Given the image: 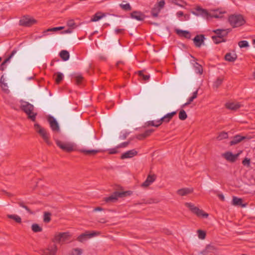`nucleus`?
Returning a JSON list of instances; mask_svg holds the SVG:
<instances>
[{"mask_svg": "<svg viewBox=\"0 0 255 255\" xmlns=\"http://www.w3.org/2000/svg\"><path fill=\"white\" fill-rule=\"evenodd\" d=\"M228 20L233 28L240 27L246 23L244 16L241 14H231L229 16Z\"/></svg>", "mask_w": 255, "mask_h": 255, "instance_id": "f257e3e1", "label": "nucleus"}, {"mask_svg": "<svg viewBox=\"0 0 255 255\" xmlns=\"http://www.w3.org/2000/svg\"><path fill=\"white\" fill-rule=\"evenodd\" d=\"M20 103L21 104L20 107V109L28 115L29 119L32 121L34 122L37 113H32L34 109L33 105L22 100L20 101Z\"/></svg>", "mask_w": 255, "mask_h": 255, "instance_id": "f03ea898", "label": "nucleus"}, {"mask_svg": "<svg viewBox=\"0 0 255 255\" xmlns=\"http://www.w3.org/2000/svg\"><path fill=\"white\" fill-rule=\"evenodd\" d=\"M132 191L128 190L123 192L115 191L109 197H105L104 201L106 203H114L116 202L118 198L128 197L132 194Z\"/></svg>", "mask_w": 255, "mask_h": 255, "instance_id": "7ed1b4c3", "label": "nucleus"}, {"mask_svg": "<svg viewBox=\"0 0 255 255\" xmlns=\"http://www.w3.org/2000/svg\"><path fill=\"white\" fill-rule=\"evenodd\" d=\"M185 206L198 217L207 218L209 216V214L208 213L205 212L203 210L200 209L198 207L195 206V205L191 203L186 202L185 203Z\"/></svg>", "mask_w": 255, "mask_h": 255, "instance_id": "20e7f679", "label": "nucleus"}, {"mask_svg": "<svg viewBox=\"0 0 255 255\" xmlns=\"http://www.w3.org/2000/svg\"><path fill=\"white\" fill-rule=\"evenodd\" d=\"M192 13L196 16L201 15L207 20L212 17L217 18L219 17L217 15H212L207 9H204L200 6H196L195 11H192Z\"/></svg>", "mask_w": 255, "mask_h": 255, "instance_id": "39448f33", "label": "nucleus"}, {"mask_svg": "<svg viewBox=\"0 0 255 255\" xmlns=\"http://www.w3.org/2000/svg\"><path fill=\"white\" fill-rule=\"evenodd\" d=\"M36 131L39 134L44 141L49 145L51 144L49 140V136L46 130L41 127L38 124H35L34 125Z\"/></svg>", "mask_w": 255, "mask_h": 255, "instance_id": "423d86ee", "label": "nucleus"}, {"mask_svg": "<svg viewBox=\"0 0 255 255\" xmlns=\"http://www.w3.org/2000/svg\"><path fill=\"white\" fill-rule=\"evenodd\" d=\"M71 236L69 232L59 233L54 236V237L52 239V242L53 243L63 244L69 240Z\"/></svg>", "mask_w": 255, "mask_h": 255, "instance_id": "0eeeda50", "label": "nucleus"}, {"mask_svg": "<svg viewBox=\"0 0 255 255\" xmlns=\"http://www.w3.org/2000/svg\"><path fill=\"white\" fill-rule=\"evenodd\" d=\"M37 21L29 15L23 16L19 21V24L20 26L24 27H30L32 25L37 23Z\"/></svg>", "mask_w": 255, "mask_h": 255, "instance_id": "6e6552de", "label": "nucleus"}, {"mask_svg": "<svg viewBox=\"0 0 255 255\" xmlns=\"http://www.w3.org/2000/svg\"><path fill=\"white\" fill-rule=\"evenodd\" d=\"M99 234V232L93 231L92 233H90L88 231L85 232L84 233H83L79 235L77 238V240L80 242L83 243L84 241L87 240L88 239H90L93 237L97 236Z\"/></svg>", "mask_w": 255, "mask_h": 255, "instance_id": "1a4fd4ad", "label": "nucleus"}, {"mask_svg": "<svg viewBox=\"0 0 255 255\" xmlns=\"http://www.w3.org/2000/svg\"><path fill=\"white\" fill-rule=\"evenodd\" d=\"M56 143L58 147L64 151L71 152L74 150L73 146L70 143H65L59 140H57Z\"/></svg>", "mask_w": 255, "mask_h": 255, "instance_id": "9d476101", "label": "nucleus"}, {"mask_svg": "<svg viewBox=\"0 0 255 255\" xmlns=\"http://www.w3.org/2000/svg\"><path fill=\"white\" fill-rule=\"evenodd\" d=\"M47 121L49 123L50 128L53 131H59L60 130V128L59 124L53 116L49 115L47 117Z\"/></svg>", "mask_w": 255, "mask_h": 255, "instance_id": "9b49d317", "label": "nucleus"}, {"mask_svg": "<svg viewBox=\"0 0 255 255\" xmlns=\"http://www.w3.org/2000/svg\"><path fill=\"white\" fill-rule=\"evenodd\" d=\"M231 138L232 139L228 143L230 146H232L238 144L244 139H249L251 138V137H249L247 136H242L240 134H237Z\"/></svg>", "mask_w": 255, "mask_h": 255, "instance_id": "f8f14e48", "label": "nucleus"}, {"mask_svg": "<svg viewBox=\"0 0 255 255\" xmlns=\"http://www.w3.org/2000/svg\"><path fill=\"white\" fill-rule=\"evenodd\" d=\"M241 152L242 151H240L238 153L234 154L231 151H227L224 153V158L230 162L234 163L237 160Z\"/></svg>", "mask_w": 255, "mask_h": 255, "instance_id": "ddd939ff", "label": "nucleus"}, {"mask_svg": "<svg viewBox=\"0 0 255 255\" xmlns=\"http://www.w3.org/2000/svg\"><path fill=\"white\" fill-rule=\"evenodd\" d=\"M57 251V246L53 244L42 251L43 255H55Z\"/></svg>", "mask_w": 255, "mask_h": 255, "instance_id": "4468645a", "label": "nucleus"}, {"mask_svg": "<svg viewBox=\"0 0 255 255\" xmlns=\"http://www.w3.org/2000/svg\"><path fill=\"white\" fill-rule=\"evenodd\" d=\"M205 40L204 34H198L193 39V42L196 47H200L204 43Z\"/></svg>", "mask_w": 255, "mask_h": 255, "instance_id": "2eb2a0df", "label": "nucleus"}, {"mask_svg": "<svg viewBox=\"0 0 255 255\" xmlns=\"http://www.w3.org/2000/svg\"><path fill=\"white\" fill-rule=\"evenodd\" d=\"M130 16L131 18L135 19L138 21H143L145 17V15L144 13L140 11L137 10H135L131 12Z\"/></svg>", "mask_w": 255, "mask_h": 255, "instance_id": "dca6fc26", "label": "nucleus"}, {"mask_svg": "<svg viewBox=\"0 0 255 255\" xmlns=\"http://www.w3.org/2000/svg\"><path fill=\"white\" fill-rule=\"evenodd\" d=\"M156 178V176L155 174L148 175L145 181L142 183L141 186L142 187H147L155 180Z\"/></svg>", "mask_w": 255, "mask_h": 255, "instance_id": "f3484780", "label": "nucleus"}, {"mask_svg": "<svg viewBox=\"0 0 255 255\" xmlns=\"http://www.w3.org/2000/svg\"><path fill=\"white\" fill-rule=\"evenodd\" d=\"M225 106L227 109L234 111H237L241 106V104H240L239 103H234V102L227 103H226Z\"/></svg>", "mask_w": 255, "mask_h": 255, "instance_id": "a211bd4d", "label": "nucleus"}, {"mask_svg": "<svg viewBox=\"0 0 255 255\" xmlns=\"http://www.w3.org/2000/svg\"><path fill=\"white\" fill-rule=\"evenodd\" d=\"M137 154V152L135 150H130L123 153L121 156V159H124L126 158H131Z\"/></svg>", "mask_w": 255, "mask_h": 255, "instance_id": "6ab92c4d", "label": "nucleus"}, {"mask_svg": "<svg viewBox=\"0 0 255 255\" xmlns=\"http://www.w3.org/2000/svg\"><path fill=\"white\" fill-rule=\"evenodd\" d=\"M216 250L214 246L208 245L205 249L203 251L202 254L203 255H214Z\"/></svg>", "mask_w": 255, "mask_h": 255, "instance_id": "aec40b11", "label": "nucleus"}, {"mask_svg": "<svg viewBox=\"0 0 255 255\" xmlns=\"http://www.w3.org/2000/svg\"><path fill=\"white\" fill-rule=\"evenodd\" d=\"M176 114V111L172 112L170 113H168L167 114L165 115L164 117H163L159 120L160 122H161V124H162V123L163 122H165L166 123H168L171 120V119L173 118V117L174 115H175Z\"/></svg>", "mask_w": 255, "mask_h": 255, "instance_id": "412c9836", "label": "nucleus"}, {"mask_svg": "<svg viewBox=\"0 0 255 255\" xmlns=\"http://www.w3.org/2000/svg\"><path fill=\"white\" fill-rule=\"evenodd\" d=\"M233 204L241 207H245L248 205L247 203H243V200L242 198H238L237 197H233Z\"/></svg>", "mask_w": 255, "mask_h": 255, "instance_id": "4be33fe9", "label": "nucleus"}, {"mask_svg": "<svg viewBox=\"0 0 255 255\" xmlns=\"http://www.w3.org/2000/svg\"><path fill=\"white\" fill-rule=\"evenodd\" d=\"M237 55L235 53H227L224 56V59L230 62H234L237 59Z\"/></svg>", "mask_w": 255, "mask_h": 255, "instance_id": "5701e85b", "label": "nucleus"}, {"mask_svg": "<svg viewBox=\"0 0 255 255\" xmlns=\"http://www.w3.org/2000/svg\"><path fill=\"white\" fill-rule=\"evenodd\" d=\"M176 33L180 36L183 37L186 39H191V33L187 30H183L181 29H176Z\"/></svg>", "mask_w": 255, "mask_h": 255, "instance_id": "b1692460", "label": "nucleus"}, {"mask_svg": "<svg viewBox=\"0 0 255 255\" xmlns=\"http://www.w3.org/2000/svg\"><path fill=\"white\" fill-rule=\"evenodd\" d=\"M193 192V188H184L178 189L177 193L180 196H185Z\"/></svg>", "mask_w": 255, "mask_h": 255, "instance_id": "393cba45", "label": "nucleus"}, {"mask_svg": "<svg viewBox=\"0 0 255 255\" xmlns=\"http://www.w3.org/2000/svg\"><path fill=\"white\" fill-rule=\"evenodd\" d=\"M105 13H103L102 12H96L91 18V21H97L100 20L102 18L105 16Z\"/></svg>", "mask_w": 255, "mask_h": 255, "instance_id": "a878e982", "label": "nucleus"}, {"mask_svg": "<svg viewBox=\"0 0 255 255\" xmlns=\"http://www.w3.org/2000/svg\"><path fill=\"white\" fill-rule=\"evenodd\" d=\"M223 81V78L218 77L216 80L214 82L213 85V89L217 91L218 88L222 85Z\"/></svg>", "mask_w": 255, "mask_h": 255, "instance_id": "bb28decb", "label": "nucleus"}, {"mask_svg": "<svg viewBox=\"0 0 255 255\" xmlns=\"http://www.w3.org/2000/svg\"><path fill=\"white\" fill-rule=\"evenodd\" d=\"M59 56L63 61H67L69 59V53L68 51L63 50L60 51Z\"/></svg>", "mask_w": 255, "mask_h": 255, "instance_id": "cd10ccee", "label": "nucleus"}, {"mask_svg": "<svg viewBox=\"0 0 255 255\" xmlns=\"http://www.w3.org/2000/svg\"><path fill=\"white\" fill-rule=\"evenodd\" d=\"M161 9L157 6V4H155L154 6L151 10V16L153 17H156L158 15Z\"/></svg>", "mask_w": 255, "mask_h": 255, "instance_id": "c85d7f7f", "label": "nucleus"}, {"mask_svg": "<svg viewBox=\"0 0 255 255\" xmlns=\"http://www.w3.org/2000/svg\"><path fill=\"white\" fill-rule=\"evenodd\" d=\"M212 39L216 44H219L223 42V35H214L212 36Z\"/></svg>", "mask_w": 255, "mask_h": 255, "instance_id": "c756f323", "label": "nucleus"}, {"mask_svg": "<svg viewBox=\"0 0 255 255\" xmlns=\"http://www.w3.org/2000/svg\"><path fill=\"white\" fill-rule=\"evenodd\" d=\"M55 75H56V77L55 78V83L57 84H59L63 80L64 75L62 73L59 72L56 73Z\"/></svg>", "mask_w": 255, "mask_h": 255, "instance_id": "7c9ffc66", "label": "nucleus"}, {"mask_svg": "<svg viewBox=\"0 0 255 255\" xmlns=\"http://www.w3.org/2000/svg\"><path fill=\"white\" fill-rule=\"evenodd\" d=\"M81 152L84 153L85 155H95L98 152L97 150H86V149H80Z\"/></svg>", "mask_w": 255, "mask_h": 255, "instance_id": "2f4dec72", "label": "nucleus"}, {"mask_svg": "<svg viewBox=\"0 0 255 255\" xmlns=\"http://www.w3.org/2000/svg\"><path fill=\"white\" fill-rule=\"evenodd\" d=\"M7 218L9 219H13L17 223H21V218L17 215H8Z\"/></svg>", "mask_w": 255, "mask_h": 255, "instance_id": "473e14b6", "label": "nucleus"}, {"mask_svg": "<svg viewBox=\"0 0 255 255\" xmlns=\"http://www.w3.org/2000/svg\"><path fill=\"white\" fill-rule=\"evenodd\" d=\"M51 213L48 212H45L44 213L43 221L45 223H48L51 221Z\"/></svg>", "mask_w": 255, "mask_h": 255, "instance_id": "72a5a7b5", "label": "nucleus"}, {"mask_svg": "<svg viewBox=\"0 0 255 255\" xmlns=\"http://www.w3.org/2000/svg\"><path fill=\"white\" fill-rule=\"evenodd\" d=\"M31 229L34 233L40 232L42 231V228L37 224H33L31 226Z\"/></svg>", "mask_w": 255, "mask_h": 255, "instance_id": "f704fd0d", "label": "nucleus"}, {"mask_svg": "<svg viewBox=\"0 0 255 255\" xmlns=\"http://www.w3.org/2000/svg\"><path fill=\"white\" fill-rule=\"evenodd\" d=\"M187 118V115L186 114L185 111L182 109L180 111L179 113V118L180 120L184 121Z\"/></svg>", "mask_w": 255, "mask_h": 255, "instance_id": "c9c22d12", "label": "nucleus"}, {"mask_svg": "<svg viewBox=\"0 0 255 255\" xmlns=\"http://www.w3.org/2000/svg\"><path fill=\"white\" fill-rule=\"evenodd\" d=\"M89 136L91 139H93V137H95V136L94 134V132L92 129L89 130V132L88 134L86 135L85 141V142L86 143L90 142V139H89Z\"/></svg>", "mask_w": 255, "mask_h": 255, "instance_id": "e433bc0d", "label": "nucleus"}, {"mask_svg": "<svg viewBox=\"0 0 255 255\" xmlns=\"http://www.w3.org/2000/svg\"><path fill=\"white\" fill-rule=\"evenodd\" d=\"M83 250L79 248H75L72 250L70 253L71 255H81Z\"/></svg>", "mask_w": 255, "mask_h": 255, "instance_id": "4c0bfd02", "label": "nucleus"}, {"mask_svg": "<svg viewBox=\"0 0 255 255\" xmlns=\"http://www.w3.org/2000/svg\"><path fill=\"white\" fill-rule=\"evenodd\" d=\"M3 76H1L0 80V87L2 88V90L4 91L5 92H8L9 90L7 89V85L6 83H5L4 82H2V79H3Z\"/></svg>", "mask_w": 255, "mask_h": 255, "instance_id": "58836bf2", "label": "nucleus"}, {"mask_svg": "<svg viewBox=\"0 0 255 255\" xmlns=\"http://www.w3.org/2000/svg\"><path fill=\"white\" fill-rule=\"evenodd\" d=\"M120 6L122 9L125 11H130L131 10V6L128 3L126 4H120Z\"/></svg>", "mask_w": 255, "mask_h": 255, "instance_id": "ea45409f", "label": "nucleus"}, {"mask_svg": "<svg viewBox=\"0 0 255 255\" xmlns=\"http://www.w3.org/2000/svg\"><path fill=\"white\" fill-rule=\"evenodd\" d=\"M83 79L84 78L81 75H78L75 77V83L78 85L82 84Z\"/></svg>", "mask_w": 255, "mask_h": 255, "instance_id": "a19ab883", "label": "nucleus"}, {"mask_svg": "<svg viewBox=\"0 0 255 255\" xmlns=\"http://www.w3.org/2000/svg\"><path fill=\"white\" fill-rule=\"evenodd\" d=\"M197 233L199 239L201 240H204L205 239L206 236V233L205 231L201 230H198L197 231Z\"/></svg>", "mask_w": 255, "mask_h": 255, "instance_id": "79ce46f5", "label": "nucleus"}, {"mask_svg": "<svg viewBox=\"0 0 255 255\" xmlns=\"http://www.w3.org/2000/svg\"><path fill=\"white\" fill-rule=\"evenodd\" d=\"M18 204L20 207L24 208L30 214H33L34 213L27 206L25 205L23 202H18Z\"/></svg>", "mask_w": 255, "mask_h": 255, "instance_id": "37998d69", "label": "nucleus"}, {"mask_svg": "<svg viewBox=\"0 0 255 255\" xmlns=\"http://www.w3.org/2000/svg\"><path fill=\"white\" fill-rule=\"evenodd\" d=\"M67 25L68 27L72 28V29H74L77 27V25L73 19L68 20L67 22Z\"/></svg>", "mask_w": 255, "mask_h": 255, "instance_id": "c03bdc74", "label": "nucleus"}, {"mask_svg": "<svg viewBox=\"0 0 255 255\" xmlns=\"http://www.w3.org/2000/svg\"><path fill=\"white\" fill-rule=\"evenodd\" d=\"M238 45L240 48H247L249 46V43L246 40H242L239 41Z\"/></svg>", "mask_w": 255, "mask_h": 255, "instance_id": "a18cd8bd", "label": "nucleus"}, {"mask_svg": "<svg viewBox=\"0 0 255 255\" xmlns=\"http://www.w3.org/2000/svg\"><path fill=\"white\" fill-rule=\"evenodd\" d=\"M63 28H64L63 26H59V27H53V28L47 29L46 30L44 31L43 32L44 33H46L47 32H50V31H58V30H62Z\"/></svg>", "mask_w": 255, "mask_h": 255, "instance_id": "49530a36", "label": "nucleus"}, {"mask_svg": "<svg viewBox=\"0 0 255 255\" xmlns=\"http://www.w3.org/2000/svg\"><path fill=\"white\" fill-rule=\"evenodd\" d=\"M156 123H158V124H155L154 121H151L147 122V126H153V127H158L159 126H160L161 125V122H160L159 120L157 121Z\"/></svg>", "mask_w": 255, "mask_h": 255, "instance_id": "de8ad7c7", "label": "nucleus"}, {"mask_svg": "<svg viewBox=\"0 0 255 255\" xmlns=\"http://www.w3.org/2000/svg\"><path fill=\"white\" fill-rule=\"evenodd\" d=\"M138 75L140 77H142L143 80H144V81H147L150 78L149 75H144L142 71H139L138 72Z\"/></svg>", "mask_w": 255, "mask_h": 255, "instance_id": "09e8293b", "label": "nucleus"}, {"mask_svg": "<svg viewBox=\"0 0 255 255\" xmlns=\"http://www.w3.org/2000/svg\"><path fill=\"white\" fill-rule=\"evenodd\" d=\"M197 66H195L196 72L200 74H202L203 68L201 65L196 63Z\"/></svg>", "mask_w": 255, "mask_h": 255, "instance_id": "8fccbe9b", "label": "nucleus"}, {"mask_svg": "<svg viewBox=\"0 0 255 255\" xmlns=\"http://www.w3.org/2000/svg\"><path fill=\"white\" fill-rule=\"evenodd\" d=\"M251 160L250 158L246 157L242 161V164L245 166H249L250 165Z\"/></svg>", "mask_w": 255, "mask_h": 255, "instance_id": "3c124183", "label": "nucleus"}, {"mask_svg": "<svg viewBox=\"0 0 255 255\" xmlns=\"http://www.w3.org/2000/svg\"><path fill=\"white\" fill-rule=\"evenodd\" d=\"M154 131V130L153 129H149L146 130L143 132L144 137L146 138V137L149 136Z\"/></svg>", "mask_w": 255, "mask_h": 255, "instance_id": "603ef678", "label": "nucleus"}, {"mask_svg": "<svg viewBox=\"0 0 255 255\" xmlns=\"http://www.w3.org/2000/svg\"><path fill=\"white\" fill-rule=\"evenodd\" d=\"M156 4L158 8H160V9H161L164 6L165 1L164 0H160L158 2V3Z\"/></svg>", "mask_w": 255, "mask_h": 255, "instance_id": "864d4df0", "label": "nucleus"}, {"mask_svg": "<svg viewBox=\"0 0 255 255\" xmlns=\"http://www.w3.org/2000/svg\"><path fill=\"white\" fill-rule=\"evenodd\" d=\"M213 31L217 34V35H223L222 33L223 32V29H217Z\"/></svg>", "mask_w": 255, "mask_h": 255, "instance_id": "5fc2aeb1", "label": "nucleus"}, {"mask_svg": "<svg viewBox=\"0 0 255 255\" xmlns=\"http://www.w3.org/2000/svg\"><path fill=\"white\" fill-rule=\"evenodd\" d=\"M118 152L116 148H111L109 150V153L110 154H116Z\"/></svg>", "mask_w": 255, "mask_h": 255, "instance_id": "6e6d98bb", "label": "nucleus"}, {"mask_svg": "<svg viewBox=\"0 0 255 255\" xmlns=\"http://www.w3.org/2000/svg\"><path fill=\"white\" fill-rule=\"evenodd\" d=\"M16 52L17 50L15 48L11 52L10 54L8 55V57L11 59L13 56V55L16 53Z\"/></svg>", "mask_w": 255, "mask_h": 255, "instance_id": "4d7b16f0", "label": "nucleus"}, {"mask_svg": "<svg viewBox=\"0 0 255 255\" xmlns=\"http://www.w3.org/2000/svg\"><path fill=\"white\" fill-rule=\"evenodd\" d=\"M136 138L139 140H142V139H144L145 137H144V135L143 133L139 134L138 135H137Z\"/></svg>", "mask_w": 255, "mask_h": 255, "instance_id": "13d9d810", "label": "nucleus"}, {"mask_svg": "<svg viewBox=\"0 0 255 255\" xmlns=\"http://www.w3.org/2000/svg\"><path fill=\"white\" fill-rule=\"evenodd\" d=\"M125 29H119L117 28L115 29V32L116 34H118L119 33H122L124 32Z\"/></svg>", "mask_w": 255, "mask_h": 255, "instance_id": "bf43d9fd", "label": "nucleus"}, {"mask_svg": "<svg viewBox=\"0 0 255 255\" xmlns=\"http://www.w3.org/2000/svg\"><path fill=\"white\" fill-rule=\"evenodd\" d=\"M198 90H196L195 92L193 93L192 96H191L194 99L197 98L198 96Z\"/></svg>", "mask_w": 255, "mask_h": 255, "instance_id": "052dcab7", "label": "nucleus"}, {"mask_svg": "<svg viewBox=\"0 0 255 255\" xmlns=\"http://www.w3.org/2000/svg\"><path fill=\"white\" fill-rule=\"evenodd\" d=\"M128 142H127V141H126V142H124L123 143H122L119 146L120 147H125L126 146H128Z\"/></svg>", "mask_w": 255, "mask_h": 255, "instance_id": "680f3d73", "label": "nucleus"}, {"mask_svg": "<svg viewBox=\"0 0 255 255\" xmlns=\"http://www.w3.org/2000/svg\"><path fill=\"white\" fill-rule=\"evenodd\" d=\"M104 210V209L101 207H97L94 209V211H101Z\"/></svg>", "mask_w": 255, "mask_h": 255, "instance_id": "e2e57ef3", "label": "nucleus"}, {"mask_svg": "<svg viewBox=\"0 0 255 255\" xmlns=\"http://www.w3.org/2000/svg\"><path fill=\"white\" fill-rule=\"evenodd\" d=\"M6 68V65L3 62L0 65V70L1 71H3Z\"/></svg>", "mask_w": 255, "mask_h": 255, "instance_id": "0e129e2a", "label": "nucleus"}, {"mask_svg": "<svg viewBox=\"0 0 255 255\" xmlns=\"http://www.w3.org/2000/svg\"><path fill=\"white\" fill-rule=\"evenodd\" d=\"M176 15L177 17H180L183 15H184V13L181 11H179L176 13Z\"/></svg>", "mask_w": 255, "mask_h": 255, "instance_id": "69168bd1", "label": "nucleus"}, {"mask_svg": "<svg viewBox=\"0 0 255 255\" xmlns=\"http://www.w3.org/2000/svg\"><path fill=\"white\" fill-rule=\"evenodd\" d=\"M223 131L222 132H221L220 135L217 137V138L219 140H221L222 139H223Z\"/></svg>", "mask_w": 255, "mask_h": 255, "instance_id": "338daca9", "label": "nucleus"}, {"mask_svg": "<svg viewBox=\"0 0 255 255\" xmlns=\"http://www.w3.org/2000/svg\"><path fill=\"white\" fill-rule=\"evenodd\" d=\"M194 99L192 97H190L188 98V99L187 100V102H188V104H190L194 100Z\"/></svg>", "mask_w": 255, "mask_h": 255, "instance_id": "774afa93", "label": "nucleus"}]
</instances>
